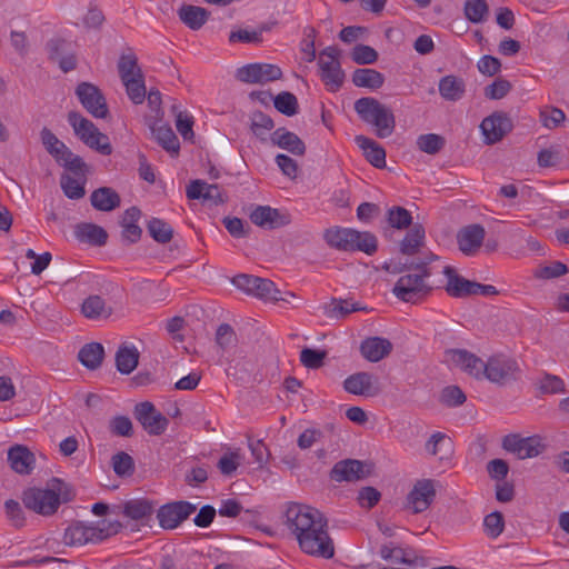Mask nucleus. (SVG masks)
Masks as SVG:
<instances>
[{
    "mask_svg": "<svg viewBox=\"0 0 569 569\" xmlns=\"http://www.w3.org/2000/svg\"><path fill=\"white\" fill-rule=\"evenodd\" d=\"M284 525L303 553L327 560L335 557L336 547L328 531V519L319 510L290 503L284 512Z\"/></svg>",
    "mask_w": 569,
    "mask_h": 569,
    "instance_id": "obj_1",
    "label": "nucleus"
},
{
    "mask_svg": "<svg viewBox=\"0 0 569 569\" xmlns=\"http://www.w3.org/2000/svg\"><path fill=\"white\" fill-rule=\"evenodd\" d=\"M70 487L60 479H53L51 489L28 488L22 492L24 507L41 516L53 515L62 502L73 499Z\"/></svg>",
    "mask_w": 569,
    "mask_h": 569,
    "instance_id": "obj_2",
    "label": "nucleus"
},
{
    "mask_svg": "<svg viewBox=\"0 0 569 569\" xmlns=\"http://www.w3.org/2000/svg\"><path fill=\"white\" fill-rule=\"evenodd\" d=\"M323 239L331 248L342 251H361L371 256L378 249V240L373 233L351 228L333 227L326 229Z\"/></svg>",
    "mask_w": 569,
    "mask_h": 569,
    "instance_id": "obj_3",
    "label": "nucleus"
},
{
    "mask_svg": "<svg viewBox=\"0 0 569 569\" xmlns=\"http://www.w3.org/2000/svg\"><path fill=\"white\" fill-rule=\"evenodd\" d=\"M355 111L359 118L375 127L378 138L391 136L396 128V118L392 110L372 97H362L355 101Z\"/></svg>",
    "mask_w": 569,
    "mask_h": 569,
    "instance_id": "obj_4",
    "label": "nucleus"
},
{
    "mask_svg": "<svg viewBox=\"0 0 569 569\" xmlns=\"http://www.w3.org/2000/svg\"><path fill=\"white\" fill-rule=\"evenodd\" d=\"M415 271V273L401 276L393 286L392 293L403 302L418 303L432 290L427 283V279L431 276L428 261L418 260Z\"/></svg>",
    "mask_w": 569,
    "mask_h": 569,
    "instance_id": "obj_5",
    "label": "nucleus"
},
{
    "mask_svg": "<svg viewBox=\"0 0 569 569\" xmlns=\"http://www.w3.org/2000/svg\"><path fill=\"white\" fill-rule=\"evenodd\" d=\"M121 529L122 523L118 520H102L89 526L77 521L64 530L63 542L71 547L97 543L117 535Z\"/></svg>",
    "mask_w": 569,
    "mask_h": 569,
    "instance_id": "obj_6",
    "label": "nucleus"
},
{
    "mask_svg": "<svg viewBox=\"0 0 569 569\" xmlns=\"http://www.w3.org/2000/svg\"><path fill=\"white\" fill-rule=\"evenodd\" d=\"M118 72L129 99L134 104H141L146 99L147 91L144 76L134 53L122 54L119 58Z\"/></svg>",
    "mask_w": 569,
    "mask_h": 569,
    "instance_id": "obj_7",
    "label": "nucleus"
},
{
    "mask_svg": "<svg viewBox=\"0 0 569 569\" xmlns=\"http://www.w3.org/2000/svg\"><path fill=\"white\" fill-rule=\"evenodd\" d=\"M68 122L76 136L89 148L103 156L112 153V147L107 134L99 131L96 124L77 111L68 113Z\"/></svg>",
    "mask_w": 569,
    "mask_h": 569,
    "instance_id": "obj_8",
    "label": "nucleus"
},
{
    "mask_svg": "<svg viewBox=\"0 0 569 569\" xmlns=\"http://www.w3.org/2000/svg\"><path fill=\"white\" fill-rule=\"evenodd\" d=\"M520 375L518 361L503 353L493 355L486 361L485 378L497 386L510 385L517 381Z\"/></svg>",
    "mask_w": 569,
    "mask_h": 569,
    "instance_id": "obj_9",
    "label": "nucleus"
},
{
    "mask_svg": "<svg viewBox=\"0 0 569 569\" xmlns=\"http://www.w3.org/2000/svg\"><path fill=\"white\" fill-rule=\"evenodd\" d=\"M341 53L342 51L336 46L326 47L319 53V76L331 92H337L346 78L340 62Z\"/></svg>",
    "mask_w": 569,
    "mask_h": 569,
    "instance_id": "obj_10",
    "label": "nucleus"
},
{
    "mask_svg": "<svg viewBox=\"0 0 569 569\" xmlns=\"http://www.w3.org/2000/svg\"><path fill=\"white\" fill-rule=\"evenodd\" d=\"M445 276L448 278L446 290L455 298H465L469 296H495L498 290L495 286L482 284L476 281L468 280L459 276L456 270L449 266L445 267Z\"/></svg>",
    "mask_w": 569,
    "mask_h": 569,
    "instance_id": "obj_11",
    "label": "nucleus"
},
{
    "mask_svg": "<svg viewBox=\"0 0 569 569\" xmlns=\"http://www.w3.org/2000/svg\"><path fill=\"white\" fill-rule=\"evenodd\" d=\"M232 283L246 293L266 301L283 300L281 297H278L280 291L269 279L241 273L232 278Z\"/></svg>",
    "mask_w": 569,
    "mask_h": 569,
    "instance_id": "obj_12",
    "label": "nucleus"
},
{
    "mask_svg": "<svg viewBox=\"0 0 569 569\" xmlns=\"http://www.w3.org/2000/svg\"><path fill=\"white\" fill-rule=\"evenodd\" d=\"M76 94L82 107L94 118L106 119L109 114L106 98L101 90L90 83L81 82L76 89Z\"/></svg>",
    "mask_w": 569,
    "mask_h": 569,
    "instance_id": "obj_13",
    "label": "nucleus"
},
{
    "mask_svg": "<svg viewBox=\"0 0 569 569\" xmlns=\"http://www.w3.org/2000/svg\"><path fill=\"white\" fill-rule=\"evenodd\" d=\"M133 415L150 436L162 435L169 425V420L150 401L137 403Z\"/></svg>",
    "mask_w": 569,
    "mask_h": 569,
    "instance_id": "obj_14",
    "label": "nucleus"
},
{
    "mask_svg": "<svg viewBox=\"0 0 569 569\" xmlns=\"http://www.w3.org/2000/svg\"><path fill=\"white\" fill-rule=\"evenodd\" d=\"M196 510L197 506L189 501H173L160 507L157 518L160 527L163 529H174L187 520Z\"/></svg>",
    "mask_w": 569,
    "mask_h": 569,
    "instance_id": "obj_15",
    "label": "nucleus"
},
{
    "mask_svg": "<svg viewBox=\"0 0 569 569\" xmlns=\"http://www.w3.org/2000/svg\"><path fill=\"white\" fill-rule=\"evenodd\" d=\"M282 70L271 63H249L237 70L236 78L244 83H267L282 78Z\"/></svg>",
    "mask_w": 569,
    "mask_h": 569,
    "instance_id": "obj_16",
    "label": "nucleus"
},
{
    "mask_svg": "<svg viewBox=\"0 0 569 569\" xmlns=\"http://www.w3.org/2000/svg\"><path fill=\"white\" fill-rule=\"evenodd\" d=\"M502 448L519 459H527L539 456L545 446L539 437L521 438L519 435H507L502 439Z\"/></svg>",
    "mask_w": 569,
    "mask_h": 569,
    "instance_id": "obj_17",
    "label": "nucleus"
},
{
    "mask_svg": "<svg viewBox=\"0 0 569 569\" xmlns=\"http://www.w3.org/2000/svg\"><path fill=\"white\" fill-rule=\"evenodd\" d=\"M435 480H418L407 496L408 506L413 513H420L427 510L436 498Z\"/></svg>",
    "mask_w": 569,
    "mask_h": 569,
    "instance_id": "obj_18",
    "label": "nucleus"
},
{
    "mask_svg": "<svg viewBox=\"0 0 569 569\" xmlns=\"http://www.w3.org/2000/svg\"><path fill=\"white\" fill-rule=\"evenodd\" d=\"M249 218L252 223L267 230L278 229L291 222L289 213L281 212L270 206H257L250 212Z\"/></svg>",
    "mask_w": 569,
    "mask_h": 569,
    "instance_id": "obj_19",
    "label": "nucleus"
},
{
    "mask_svg": "<svg viewBox=\"0 0 569 569\" xmlns=\"http://www.w3.org/2000/svg\"><path fill=\"white\" fill-rule=\"evenodd\" d=\"M512 124L506 113L495 112L485 118L480 124L482 134L488 144H493L502 140V138L511 130Z\"/></svg>",
    "mask_w": 569,
    "mask_h": 569,
    "instance_id": "obj_20",
    "label": "nucleus"
},
{
    "mask_svg": "<svg viewBox=\"0 0 569 569\" xmlns=\"http://www.w3.org/2000/svg\"><path fill=\"white\" fill-rule=\"evenodd\" d=\"M370 475V466L353 459L337 462L330 471V478L335 481H356Z\"/></svg>",
    "mask_w": 569,
    "mask_h": 569,
    "instance_id": "obj_21",
    "label": "nucleus"
},
{
    "mask_svg": "<svg viewBox=\"0 0 569 569\" xmlns=\"http://www.w3.org/2000/svg\"><path fill=\"white\" fill-rule=\"evenodd\" d=\"M449 359L463 371L477 379L485 378L486 362L475 353L465 349H450L446 351Z\"/></svg>",
    "mask_w": 569,
    "mask_h": 569,
    "instance_id": "obj_22",
    "label": "nucleus"
},
{
    "mask_svg": "<svg viewBox=\"0 0 569 569\" xmlns=\"http://www.w3.org/2000/svg\"><path fill=\"white\" fill-rule=\"evenodd\" d=\"M486 231L481 224L467 226L457 233L460 251L466 256H473L482 246Z\"/></svg>",
    "mask_w": 569,
    "mask_h": 569,
    "instance_id": "obj_23",
    "label": "nucleus"
},
{
    "mask_svg": "<svg viewBox=\"0 0 569 569\" xmlns=\"http://www.w3.org/2000/svg\"><path fill=\"white\" fill-rule=\"evenodd\" d=\"M377 385V378L369 372H356L350 375L343 381V388L347 392L356 396L371 397L379 392Z\"/></svg>",
    "mask_w": 569,
    "mask_h": 569,
    "instance_id": "obj_24",
    "label": "nucleus"
},
{
    "mask_svg": "<svg viewBox=\"0 0 569 569\" xmlns=\"http://www.w3.org/2000/svg\"><path fill=\"white\" fill-rule=\"evenodd\" d=\"M10 467L20 475H30L34 469L36 457L23 445H16L8 450Z\"/></svg>",
    "mask_w": 569,
    "mask_h": 569,
    "instance_id": "obj_25",
    "label": "nucleus"
},
{
    "mask_svg": "<svg viewBox=\"0 0 569 569\" xmlns=\"http://www.w3.org/2000/svg\"><path fill=\"white\" fill-rule=\"evenodd\" d=\"M187 197L191 200L203 199L214 204L224 202L223 194L218 184H209L203 180H193L187 187Z\"/></svg>",
    "mask_w": 569,
    "mask_h": 569,
    "instance_id": "obj_26",
    "label": "nucleus"
},
{
    "mask_svg": "<svg viewBox=\"0 0 569 569\" xmlns=\"http://www.w3.org/2000/svg\"><path fill=\"white\" fill-rule=\"evenodd\" d=\"M392 350V343L380 337L367 338L361 342V355L371 362H378L387 357Z\"/></svg>",
    "mask_w": 569,
    "mask_h": 569,
    "instance_id": "obj_27",
    "label": "nucleus"
},
{
    "mask_svg": "<svg viewBox=\"0 0 569 569\" xmlns=\"http://www.w3.org/2000/svg\"><path fill=\"white\" fill-rule=\"evenodd\" d=\"M271 142L295 156H303L306 153L305 142L296 133L288 131L286 128L274 130L271 134Z\"/></svg>",
    "mask_w": 569,
    "mask_h": 569,
    "instance_id": "obj_28",
    "label": "nucleus"
},
{
    "mask_svg": "<svg viewBox=\"0 0 569 569\" xmlns=\"http://www.w3.org/2000/svg\"><path fill=\"white\" fill-rule=\"evenodd\" d=\"M178 17L189 29L197 31L207 23L210 12L202 7L182 4L178 10Z\"/></svg>",
    "mask_w": 569,
    "mask_h": 569,
    "instance_id": "obj_29",
    "label": "nucleus"
},
{
    "mask_svg": "<svg viewBox=\"0 0 569 569\" xmlns=\"http://www.w3.org/2000/svg\"><path fill=\"white\" fill-rule=\"evenodd\" d=\"M82 315L90 320L108 319L113 309L107 305L106 300L98 295H91L86 298L81 305Z\"/></svg>",
    "mask_w": 569,
    "mask_h": 569,
    "instance_id": "obj_30",
    "label": "nucleus"
},
{
    "mask_svg": "<svg viewBox=\"0 0 569 569\" xmlns=\"http://www.w3.org/2000/svg\"><path fill=\"white\" fill-rule=\"evenodd\" d=\"M74 234L79 241L91 246L101 247L108 240L107 231L102 227L90 222L78 223L74 228Z\"/></svg>",
    "mask_w": 569,
    "mask_h": 569,
    "instance_id": "obj_31",
    "label": "nucleus"
},
{
    "mask_svg": "<svg viewBox=\"0 0 569 569\" xmlns=\"http://www.w3.org/2000/svg\"><path fill=\"white\" fill-rule=\"evenodd\" d=\"M355 140L370 164L378 169L386 167V151L378 142L365 136H357Z\"/></svg>",
    "mask_w": 569,
    "mask_h": 569,
    "instance_id": "obj_32",
    "label": "nucleus"
},
{
    "mask_svg": "<svg viewBox=\"0 0 569 569\" xmlns=\"http://www.w3.org/2000/svg\"><path fill=\"white\" fill-rule=\"evenodd\" d=\"M91 206L99 211H112L120 207L119 193L110 187H100L90 196Z\"/></svg>",
    "mask_w": 569,
    "mask_h": 569,
    "instance_id": "obj_33",
    "label": "nucleus"
},
{
    "mask_svg": "<svg viewBox=\"0 0 569 569\" xmlns=\"http://www.w3.org/2000/svg\"><path fill=\"white\" fill-rule=\"evenodd\" d=\"M399 243V251L405 256H413L425 244L426 230L421 223H413Z\"/></svg>",
    "mask_w": 569,
    "mask_h": 569,
    "instance_id": "obj_34",
    "label": "nucleus"
},
{
    "mask_svg": "<svg viewBox=\"0 0 569 569\" xmlns=\"http://www.w3.org/2000/svg\"><path fill=\"white\" fill-rule=\"evenodd\" d=\"M323 315L329 319H343L351 312L366 310L358 302L348 299L332 298L330 302L322 306Z\"/></svg>",
    "mask_w": 569,
    "mask_h": 569,
    "instance_id": "obj_35",
    "label": "nucleus"
},
{
    "mask_svg": "<svg viewBox=\"0 0 569 569\" xmlns=\"http://www.w3.org/2000/svg\"><path fill=\"white\" fill-rule=\"evenodd\" d=\"M104 359V348L100 342H89L81 347L78 360L88 370H97Z\"/></svg>",
    "mask_w": 569,
    "mask_h": 569,
    "instance_id": "obj_36",
    "label": "nucleus"
},
{
    "mask_svg": "<svg viewBox=\"0 0 569 569\" xmlns=\"http://www.w3.org/2000/svg\"><path fill=\"white\" fill-rule=\"evenodd\" d=\"M425 450L428 455L438 456L442 460L453 452V442L448 435L438 431L426 441Z\"/></svg>",
    "mask_w": 569,
    "mask_h": 569,
    "instance_id": "obj_37",
    "label": "nucleus"
},
{
    "mask_svg": "<svg viewBox=\"0 0 569 569\" xmlns=\"http://www.w3.org/2000/svg\"><path fill=\"white\" fill-rule=\"evenodd\" d=\"M352 83L359 88L377 90L385 83V76L376 69H356L352 73Z\"/></svg>",
    "mask_w": 569,
    "mask_h": 569,
    "instance_id": "obj_38",
    "label": "nucleus"
},
{
    "mask_svg": "<svg viewBox=\"0 0 569 569\" xmlns=\"http://www.w3.org/2000/svg\"><path fill=\"white\" fill-rule=\"evenodd\" d=\"M465 81L452 74L442 77L439 81V93L448 101L461 99L465 93Z\"/></svg>",
    "mask_w": 569,
    "mask_h": 569,
    "instance_id": "obj_39",
    "label": "nucleus"
},
{
    "mask_svg": "<svg viewBox=\"0 0 569 569\" xmlns=\"http://www.w3.org/2000/svg\"><path fill=\"white\" fill-rule=\"evenodd\" d=\"M139 352L134 347L121 346L116 352V367L123 375L131 373L138 366Z\"/></svg>",
    "mask_w": 569,
    "mask_h": 569,
    "instance_id": "obj_40",
    "label": "nucleus"
},
{
    "mask_svg": "<svg viewBox=\"0 0 569 569\" xmlns=\"http://www.w3.org/2000/svg\"><path fill=\"white\" fill-rule=\"evenodd\" d=\"M151 131L164 150L178 154L180 148L179 140L170 126H152Z\"/></svg>",
    "mask_w": 569,
    "mask_h": 569,
    "instance_id": "obj_41",
    "label": "nucleus"
},
{
    "mask_svg": "<svg viewBox=\"0 0 569 569\" xmlns=\"http://www.w3.org/2000/svg\"><path fill=\"white\" fill-rule=\"evenodd\" d=\"M379 555L386 561H393L409 566H423V558H406V550L393 546V543L381 546Z\"/></svg>",
    "mask_w": 569,
    "mask_h": 569,
    "instance_id": "obj_42",
    "label": "nucleus"
},
{
    "mask_svg": "<svg viewBox=\"0 0 569 569\" xmlns=\"http://www.w3.org/2000/svg\"><path fill=\"white\" fill-rule=\"evenodd\" d=\"M41 142L49 154H51L57 162H61V156L69 149L57 136L47 127L40 131Z\"/></svg>",
    "mask_w": 569,
    "mask_h": 569,
    "instance_id": "obj_43",
    "label": "nucleus"
},
{
    "mask_svg": "<svg viewBox=\"0 0 569 569\" xmlns=\"http://www.w3.org/2000/svg\"><path fill=\"white\" fill-rule=\"evenodd\" d=\"M153 512V505L146 499L129 500L123 506V515L133 520L148 518Z\"/></svg>",
    "mask_w": 569,
    "mask_h": 569,
    "instance_id": "obj_44",
    "label": "nucleus"
},
{
    "mask_svg": "<svg viewBox=\"0 0 569 569\" xmlns=\"http://www.w3.org/2000/svg\"><path fill=\"white\" fill-rule=\"evenodd\" d=\"M463 13L471 23L483 22L489 14V6L486 0H466Z\"/></svg>",
    "mask_w": 569,
    "mask_h": 569,
    "instance_id": "obj_45",
    "label": "nucleus"
},
{
    "mask_svg": "<svg viewBox=\"0 0 569 569\" xmlns=\"http://www.w3.org/2000/svg\"><path fill=\"white\" fill-rule=\"evenodd\" d=\"M147 229L152 239L159 243H168L173 237V229L162 219L152 218L147 223Z\"/></svg>",
    "mask_w": 569,
    "mask_h": 569,
    "instance_id": "obj_46",
    "label": "nucleus"
},
{
    "mask_svg": "<svg viewBox=\"0 0 569 569\" xmlns=\"http://www.w3.org/2000/svg\"><path fill=\"white\" fill-rule=\"evenodd\" d=\"M214 340L222 353L238 345V336L229 323H221L218 326Z\"/></svg>",
    "mask_w": 569,
    "mask_h": 569,
    "instance_id": "obj_47",
    "label": "nucleus"
},
{
    "mask_svg": "<svg viewBox=\"0 0 569 569\" xmlns=\"http://www.w3.org/2000/svg\"><path fill=\"white\" fill-rule=\"evenodd\" d=\"M387 221L389 227L398 230L407 229L413 224L410 211L398 206L392 207L387 211Z\"/></svg>",
    "mask_w": 569,
    "mask_h": 569,
    "instance_id": "obj_48",
    "label": "nucleus"
},
{
    "mask_svg": "<svg viewBox=\"0 0 569 569\" xmlns=\"http://www.w3.org/2000/svg\"><path fill=\"white\" fill-rule=\"evenodd\" d=\"M274 108L282 114L287 117H292L298 112V99L297 97L289 92L282 91L273 98Z\"/></svg>",
    "mask_w": 569,
    "mask_h": 569,
    "instance_id": "obj_49",
    "label": "nucleus"
},
{
    "mask_svg": "<svg viewBox=\"0 0 569 569\" xmlns=\"http://www.w3.org/2000/svg\"><path fill=\"white\" fill-rule=\"evenodd\" d=\"M446 144V139L437 133L420 134L417 139V147L422 152L436 154L440 152Z\"/></svg>",
    "mask_w": 569,
    "mask_h": 569,
    "instance_id": "obj_50",
    "label": "nucleus"
},
{
    "mask_svg": "<svg viewBox=\"0 0 569 569\" xmlns=\"http://www.w3.org/2000/svg\"><path fill=\"white\" fill-rule=\"evenodd\" d=\"M111 465L114 473L119 477H130L134 472L133 458L124 451L113 455L111 458Z\"/></svg>",
    "mask_w": 569,
    "mask_h": 569,
    "instance_id": "obj_51",
    "label": "nucleus"
},
{
    "mask_svg": "<svg viewBox=\"0 0 569 569\" xmlns=\"http://www.w3.org/2000/svg\"><path fill=\"white\" fill-rule=\"evenodd\" d=\"M273 127L274 122L268 114L262 111H256L252 113L250 129L261 141H266V132L273 129Z\"/></svg>",
    "mask_w": 569,
    "mask_h": 569,
    "instance_id": "obj_52",
    "label": "nucleus"
},
{
    "mask_svg": "<svg viewBox=\"0 0 569 569\" xmlns=\"http://www.w3.org/2000/svg\"><path fill=\"white\" fill-rule=\"evenodd\" d=\"M511 89L512 84L509 80L498 77L492 83L485 87L483 94L489 100H500L505 98Z\"/></svg>",
    "mask_w": 569,
    "mask_h": 569,
    "instance_id": "obj_53",
    "label": "nucleus"
},
{
    "mask_svg": "<svg viewBox=\"0 0 569 569\" xmlns=\"http://www.w3.org/2000/svg\"><path fill=\"white\" fill-rule=\"evenodd\" d=\"M326 350L303 348L300 352V361L308 369H319L327 358Z\"/></svg>",
    "mask_w": 569,
    "mask_h": 569,
    "instance_id": "obj_54",
    "label": "nucleus"
},
{
    "mask_svg": "<svg viewBox=\"0 0 569 569\" xmlns=\"http://www.w3.org/2000/svg\"><path fill=\"white\" fill-rule=\"evenodd\" d=\"M171 110L176 114V127L178 132L182 136L184 140H191L194 136L192 130V117L188 116L187 113H183L182 111H179L176 104L171 107Z\"/></svg>",
    "mask_w": 569,
    "mask_h": 569,
    "instance_id": "obj_55",
    "label": "nucleus"
},
{
    "mask_svg": "<svg viewBox=\"0 0 569 569\" xmlns=\"http://www.w3.org/2000/svg\"><path fill=\"white\" fill-rule=\"evenodd\" d=\"M485 531L490 538L499 537L505 528V518L500 511H493L483 519Z\"/></svg>",
    "mask_w": 569,
    "mask_h": 569,
    "instance_id": "obj_56",
    "label": "nucleus"
},
{
    "mask_svg": "<svg viewBox=\"0 0 569 569\" xmlns=\"http://www.w3.org/2000/svg\"><path fill=\"white\" fill-rule=\"evenodd\" d=\"M351 59L358 64H372L378 60V52L372 47L360 43L353 47Z\"/></svg>",
    "mask_w": 569,
    "mask_h": 569,
    "instance_id": "obj_57",
    "label": "nucleus"
},
{
    "mask_svg": "<svg viewBox=\"0 0 569 569\" xmlns=\"http://www.w3.org/2000/svg\"><path fill=\"white\" fill-rule=\"evenodd\" d=\"M60 184L61 189L63 190V193L69 199H80L86 194L83 183H80L71 176L63 174L61 177Z\"/></svg>",
    "mask_w": 569,
    "mask_h": 569,
    "instance_id": "obj_58",
    "label": "nucleus"
},
{
    "mask_svg": "<svg viewBox=\"0 0 569 569\" xmlns=\"http://www.w3.org/2000/svg\"><path fill=\"white\" fill-rule=\"evenodd\" d=\"M539 390L545 395L560 393L565 391V382L558 376L545 373L539 381Z\"/></svg>",
    "mask_w": 569,
    "mask_h": 569,
    "instance_id": "obj_59",
    "label": "nucleus"
},
{
    "mask_svg": "<svg viewBox=\"0 0 569 569\" xmlns=\"http://www.w3.org/2000/svg\"><path fill=\"white\" fill-rule=\"evenodd\" d=\"M440 401L448 407H458L465 403L466 395L459 387L448 386L441 391Z\"/></svg>",
    "mask_w": 569,
    "mask_h": 569,
    "instance_id": "obj_60",
    "label": "nucleus"
},
{
    "mask_svg": "<svg viewBox=\"0 0 569 569\" xmlns=\"http://www.w3.org/2000/svg\"><path fill=\"white\" fill-rule=\"evenodd\" d=\"M4 510L8 519L16 528H21L26 523V518L20 503L17 500L9 499L4 502Z\"/></svg>",
    "mask_w": 569,
    "mask_h": 569,
    "instance_id": "obj_61",
    "label": "nucleus"
},
{
    "mask_svg": "<svg viewBox=\"0 0 569 569\" xmlns=\"http://www.w3.org/2000/svg\"><path fill=\"white\" fill-rule=\"evenodd\" d=\"M110 431L119 437H131L133 435V426L128 417L117 416L110 421Z\"/></svg>",
    "mask_w": 569,
    "mask_h": 569,
    "instance_id": "obj_62",
    "label": "nucleus"
},
{
    "mask_svg": "<svg viewBox=\"0 0 569 569\" xmlns=\"http://www.w3.org/2000/svg\"><path fill=\"white\" fill-rule=\"evenodd\" d=\"M540 117L543 126L549 129L559 127L566 120L565 112L555 107L542 110Z\"/></svg>",
    "mask_w": 569,
    "mask_h": 569,
    "instance_id": "obj_63",
    "label": "nucleus"
},
{
    "mask_svg": "<svg viewBox=\"0 0 569 569\" xmlns=\"http://www.w3.org/2000/svg\"><path fill=\"white\" fill-rule=\"evenodd\" d=\"M381 493L373 487H363L358 492V502L362 508L371 509L380 500Z\"/></svg>",
    "mask_w": 569,
    "mask_h": 569,
    "instance_id": "obj_64",
    "label": "nucleus"
}]
</instances>
